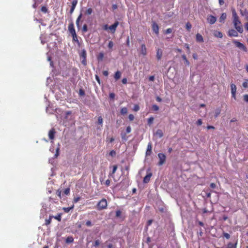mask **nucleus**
I'll list each match as a JSON object with an SVG mask.
<instances>
[{
  "label": "nucleus",
  "mask_w": 248,
  "mask_h": 248,
  "mask_svg": "<svg viewBox=\"0 0 248 248\" xmlns=\"http://www.w3.org/2000/svg\"><path fill=\"white\" fill-rule=\"evenodd\" d=\"M131 127L130 126H127L126 128V133H129L131 132Z\"/></svg>",
  "instance_id": "obj_47"
},
{
  "label": "nucleus",
  "mask_w": 248,
  "mask_h": 248,
  "mask_svg": "<svg viewBox=\"0 0 248 248\" xmlns=\"http://www.w3.org/2000/svg\"><path fill=\"white\" fill-rule=\"evenodd\" d=\"M147 48L144 44H142L141 45V47L140 48V54L142 55L143 56H145L147 55Z\"/></svg>",
  "instance_id": "obj_6"
},
{
  "label": "nucleus",
  "mask_w": 248,
  "mask_h": 248,
  "mask_svg": "<svg viewBox=\"0 0 248 248\" xmlns=\"http://www.w3.org/2000/svg\"><path fill=\"white\" fill-rule=\"evenodd\" d=\"M232 42L236 45V46L237 47L243 50L244 51L246 52L247 51V47L242 43L238 42V41H237L236 40H233Z\"/></svg>",
  "instance_id": "obj_3"
},
{
  "label": "nucleus",
  "mask_w": 248,
  "mask_h": 248,
  "mask_svg": "<svg viewBox=\"0 0 248 248\" xmlns=\"http://www.w3.org/2000/svg\"><path fill=\"white\" fill-rule=\"evenodd\" d=\"M155 135L159 138H161L163 135L162 130L158 129L155 133Z\"/></svg>",
  "instance_id": "obj_18"
},
{
  "label": "nucleus",
  "mask_w": 248,
  "mask_h": 248,
  "mask_svg": "<svg viewBox=\"0 0 248 248\" xmlns=\"http://www.w3.org/2000/svg\"><path fill=\"white\" fill-rule=\"evenodd\" d=\"M121 214V212L120 211L118 210V211H116V215L117 217H120Z\"/></svg>",
  "instance_id": "obj_57"
},
{
  "label": "nucleus",
  "mask_w": 248,
  "mask_h": 248,
  "mask_svg": "<svg viewBox=\"0 0 248 248\" xmlns=\"http://www.w3.org/2000/svg\"><path fill=\"white\" fill-rule=\"evenodd\" d=\"M52 218V217L50 216L48 220H46V225L50 224Z\"/></svg>",
  "instance_id": "obj_48"
},
{
  "label": "nucleus",
  "mask_w": 248,
  "mask_h": 248,
  "mask_svg": "<svg viewBox=\"0 0 248 248\" xmlns=\"http://www.w3.org/2000/svg\"><path fill=\"white\" fill-rule=\"evenodd\" d=\"M154 120V118L153 117H150L148 120V124H151L153 123Z\"/></svg>",
  "instance_id": "obj_35"
},
{
  "label": "nucleus",
  "mask_w": 248,
  "mask_h": 248,
  "mask_svg": "<svg viewBox=\"0 0 248 248\" xmlns=\"http://www.w3.org/2000/svg\"><path fill=\"white\" fill-rule=\"evenodd\" d=\"M152 146L151 142L148 144L147 149L146 153V155H150L152 153Z\"/></svg>",
  "instance_id": "obj_13"
},
{
  "label": "nucleus",
  "mask_w": 248,
  "mask_h": 248,
  "mask_svg": "<svg viewBox=\"0 0 248 248\" xmlns=\"http://www.w3.org/2000/svg\"><path fill=\"white\" fill-rule=\"evenodd\" d=\"M56 194L60 198H62V191L61 190H58L56 192Z\"/></svg>",
  "instance_id": "obj_45"
},
{
  "label": "nucleus",
  "mask_w": 248,
  "mask_h": 248,
  "mask_svg": "<svg viewBox=\"0 0 248 248\" xmlns=\"http://www.w3.org/2000/svg\"><path fill=\"white\" fill-rule=\"evenodd\" d=\"M198 125H201L202 124V119H199L197 121V123H196Z\"/></svg>",
  "instance_id": "obj_43"
},
{
  "label": "nucleus",
  "mask_w": 248,
  "mask_h": 248,
  "mask_svg": "<svg viewBox=\"0 0 248 248\" xmlns=\"http://www.w3.org/2000/svg\"><path fill=\"white\" fill-rule=\"evenodd\" d=\"M113 46H114V44H113V42H112L111 41H109L108 43V48H112V47Z\"/></svg>",
  "instance_id": "obj_38"
},
{
  "label": "nucleus",
  "mask_w": 248,
  "mask_h": 248,
  "mask_svg": "<svg viewBox=\"0 0 248 248\" xmlns=\"http://www.w3.org/2000/svg\"><path fill=\"white\" fill-rule=\"evenodd\" d=\"M243 87L245 88H248V79H245L243 83Z\"/></svg>",
  "instance_id": "obj_28"
},
{
  "label": "nucleus",
  "mask_w": 248,
  "mask_h": 248,
  "mask_svg": "<svg viewBox=\"0 0 248 248\" xmlns=\"http://www.w3.org/2000/svg\"><path fill=\"white\" fill-rule=\"evenodd\" d=\"M104 58V54L103 52H100L99 53L97 56V59L99 61H102Z\"/></svg>",
  "instance_id": "obj_25"
},
{
  "label": "nucleus",
  "mask_w": 248,
  "mask_h": 248,
  "mask_svg": "<svg viewBox=\"0 0 248 248\" xmlns=\"http://www.w3.org/2000/svg\"><path fill=\"white\" fill-rule=\"evenodd\" d=\"M80 199L79 197L76 198L74 199V202H77Z\"/></svg>",
  "instance_id": "obj_64"
},
{
  "label": "nucleus",
  "mask_w": 248,
  "mask_h": 248,
  "mask_svg": "<svg viewBox=\"0 0 248 248\" xmlns=\"http://www.w3.org/2000/svg\"><path fill=\"white\" fill-rule=\"evenodd\" d=\"M152 29H153V31L155 33V34H158L159 28H158V26L157 25V24L156 23L154 22L152 24Z\"/></svg>",
  "instance_id": "obj_11"
},
{
  "label": "nucleus",
  "mask_w": 248,
  "mask_h": 248,
  "mask_svg": "<svg viewBox=\"0 0 248 248\" xmlns=\"http://www.w3.org/2000/svg\"><path fill=\"white\" fill-rule=\"evenodd\" d=\"M108 205L107 200L105 199H102L97 204L98 210H102L107 208Z\"/></svg>",
  "instance_id": "obj_2"
},
{
  "label": "nucleus",
  "mask_w": 248,
  "mask_h": 248,
  "mask_svg": "<svg viewBox=\"0 0 248 248\" xmlns=\"http://www.w3.org/2000/svg\"><path fill=\"white\" fill-rule=\"evenodd\" d=\"M236 244L235 245H234L232 243H229L228 245V246H227V248H236Z\"/></svg>",
  "instance_id": "obj_33"
},
{
  "label": "nucleus",
  "mask_w": 248,
  "mask_h": 248,
  "mask_svg": "<svg viewBox=\"0 0 248 248\" xmlns=\"http://www.w3.org/2000/svg\"><path fill=\"white\" fill-rule=\"evenodd\" d=\"M128 118L130 121H133L134 119V116L133 114H130Z\"/></svg>",
  "instance_id": "obj_51"
},
{
  "label": "nucleus",
  "mask_w": 248,
  "mask_h": 248,
  "mask_svg": "<svg viewBox=\"0 0 248 248\" xmlns=\"http://www.w3.org/2000/svg\"><path fill=\"white\" fill-rule=\"evenodd\" d=\"M63 193L65 195H67L69 194L70 193V189L67 188L66 189H65L64 191H63Z\"/></svg>",
  "instance_id": "obj_39"
},
{
  "label": "nucleus",
  "mask_w": 248,
  "mask_h": 248,
  "mask_svg": "<svg viewBox=\"0 0 248 248\" xmlns=\"http://www.w3.org/2000/svg\"><path fill=\"white\" fill-rule=\"evenodd\" d=\"M152 176V173H148L144 178L143 179V182L145 183H147L149 182L150 178Z\"/></svg>",
  "instance_id": "obj_16"
},
{
  "label": "nucleus",
  "mask_w": 248,
  "mask_h": 248,
  "mask_svg": "<svg viewBox=\"0 0 248 248\" xmlns=\"http://www.w3.org/2000/svg\"><path fill=\"white\" fill-rule=\"evenodd\" d=\"M118 25L119 22L118 21L116 22L114 24L109 27V30L112 33L115 32Z\"/></svg>",
  "instance_id": "obj_7"
},
{
  "label": "nucleus",
  "mask_w": 248,
  "mask_h": 248,
  "mask_svg": "<svg viewBox=\"0 0 248 248\" xmlns=\"http://www.w3.org/2000/svg\"><path fill=\"white\" fill-rule=\"evenodd\" d=\"M109 97H110V98H112V99H113V98H114V97H115V94H114V93H110V94H109Z\"/></svg>",
  "instance_id": "obj_63"
},
{
  "label": "nucleus",
  "mask_w": 248,
  "mask_h": 248,
  "mask_svg": "<svg viewBox=\"0 0 248 248\" xmlns=\"http://www.w3.org/2000/svg\"><path fill=\"white\" fill-rule=\"evenodd\" d=\"M103 74L105 76H108V71H104L103 72Z\"/></svg>",
  "instance_id": "obj_59"
},
{
  "label": "nucleus",
  "mask_w": 248,
  "mask_h": 248,
  "mask_svg": "<svg viewBox=\"0 0 248 248\" xmlns=\"http://www.w3.org/2000/svg\"><path fill=\"white\" fill-rule=\"evenodd\" d=\"M86 224L87 226H89V227H91L93 226V224L92 223L91 221H90V220H88L86 222Z\"/></svg>",
  "instance_id": "obj_42"
},
{
  "label": "nucleus",
  "mask_w": 248,
  "mask_h": 248,
  "mask_svg": "<svg viewBox=\"0 0 248 248\" xmlns=\"http://www.w3.org/2000/svg\"><path fill=\"white\" fill-rule=\"evenodd\" d=\"M59 148H57L56 149V152L54 155V157L55 158L57 157V156L59 155Z\"/></svg>",
  "instance_id": "obj_50"
},
{
  "label": "nucleus",
  "mask_w": 248,
  "mask_h": 248,
  "mask_svg": "<svg viewBox=\"0 0 248 248\" xmlns=\"http://www.w3.org/2000/svg\"><path fill=\"white\" fill-rule=\"evenodd\" d=\"M232 18H233V23L234 26L237 31L240 33H242L243 31V29L241 22L239 19V17L237 15L235 9H232Z\"/></svg>",
  "instance_id": "obj_1"
},
{
  "label": "nucleus",
  "mask_w": 248,
  "mask_h": 248,
  "mask_svg": "<svg viewBox=\"0 0 248 248\" xmlns=\"http://www.w3.org/2000/svg\"><path fill=\"white\" fill-rule=\"evenodd\" d=\"M110 180H108H108H107L106 181V182H105V185H106V186H108L109 185V184H110Z\"/></svg>",
  "instance_id": "obj_58"
},
{
  "label": "nucleus",
  "mask_w": 248,
  "mask_h": 248,
  "mask_svg": "<svg viewBox=\"0 0 248 248\" xmlns=\"http://www.w3.org/2000/svg\"><path fill=\"white\" fill-rule=\"evenodd\" d=\"M158 156L159 159V161L158 163L159 165H163L166 160V156L164 154L159 153L158 154Z\"/></svg>",
  "instance_id": "obj_4"
},
{
  "label": "nucleus",
  "mask_w": 248,
  "mask_h": 248,
  "mask_svg": "<svg viewBox=\"0 0 248 248\" xmlns=\"http://www.w3.org/2000/svg\"><path fill=\"white\" fill-rule=\"evenodd\" d=\"M74 205H73L71 207H64L63 208V210L66 213H68L71 209L74 208Z\"/></svg>",
  "instance_id": "obj_23"
},
{
  "label": "nucleus",
  "mask_w": 248,
  "mask_h": 248,
  "mask_svg": "<svg viewBox=\"0 0 248 248\" xmlns=\"http://www.w3.org/2000/svg\"><path fill=\"white\" fill-rule=\"evenodd\" d=\"M82 15L80 14L78 17L77 20H76V25L78 27H79V21L81 18Z\"/></svg>",
  "instance_id": "obj_27"
},
{
  "label": "nucleus",
  "mask_w": 248,
  "mask_h": 248,
  "mask_svg": "<svg viewBox=\"0 0 248 248\" xmlns=\"http://www.w3.org/2000/svg\"><path fill=\"white\" fill-rule=\"evenodd\" d=\"M171 31H172V30H171L170 28H169V29H168L166 31L165 33H166V34H169V33H171Z\"/></svg>",
  "instance_id": "obj_54"
},
{
  "label": "nucleus",
  "mask_w": 248,
  "mask_h": 248,
  "mask_svg": "<svg viewBox=\"0 0 248 248\" xmlns=\"http://www.w3.org/2000/svg\"><path fill=\"white\" fill-rule=\"evenodd\" d=\"M220 113V110L219 109H217L215 110V117H217Z\"/></svg>",
  "instance_id": "obj_40"
},
{
  "label": "nucleus",
  "mask_w": 248,
  "mask_h": 248,
  "mask_svg": "<svg viewBox=\"0 0 248 248\" xmlns=\"http://www.w3.org/2000/svg\"><path fill=\"white\" fill-rule=\"evenodd\" d=\"M77 4V0H73L72 2V7L70 9V13H72L75 8V7Z\"/></svg>",
  "instance_id": "obj_19"
},
{
  "label": "nucleus",
  "mask_w": 248,
  "mask_h": 248,
  "mask_svg": "<svg viewBox=\"0 0 248 248\" xmlns=\"http://www.w3.org/2000/svg\"><path fill=\"white\" fill-rule=\"evenodd\" d=\"M100 244V241L99 240H97L95 241L94 244H93V246H95V247H97L98 246H99Z\"/></svg>",
  "instance_id": "obj_44"
},
{
  "label": "nucleus",
  "mask_w": 248,
  "mask_h": 248,
  "mask_svg": "<svg viewBox=\"0 0 248 248\" xmlns=\"http://www.w3.org/2000/svg\"><path fill=\"white\" fill-rule=\"evenodd\" d=\"M92 12H93V10H92V8H88V9L86 10V11L85 13H86V14H87V15H91V14L92 13Z\"/></svg>",
  "instance_id": "obj_34"
},
{
  "label": "nucleus",
  "mask_w": 248,
  "mask_h": 248,
  "mask_svg": "<svg viewBox=\"0 0 248 248\" xmlns=\"http://www.w3.org/2000/svg\"><path fill=\"white\" fill-rule=\"evenodd\" d=\"M103 29L104 30L107 31L109 29V27H108V25L106 24V25H103Z\"/></svg>",
  "instance_id": "obj_52"
},
{
  "label": "nucleus",
  "mask_w": 248,
  "mask_h": 248,
  "mask_svg": "<svg viewBox=\"0 0 248 248\" xmlns=\"http://www.w3.org/2000/svg\"><path fill=\"white\" fill-rule=\"evenodd\" d=\"M153 108L154 110L157 111L159 109V107L156 105H154L153 106Z\"/></svg>",
  "instance_id": "obj_46"
},
{
  "label": "nucleus",
  "mask_w": 248,
  "mask_h": 248,
  "mask_svg": "<svg viewBox=\"0 0 248 248\" xmlns=\"http://www.w3.org/2000/svg\"><path fill=\"white\" fill-rule=\"evenodd\" d=\"M226 17H227L226 14L225 13H223L221 15V16L219 18V22H223L225 20V19H226Z\"/></svg>",
  "instance_id": "obj_20"
},
{
  "label": "nucleus",
  "mask_w": 248,
  "mask_h": 248,
  "mask_svg": "<svg viewBox=\"0 0 248 248\" xmlns=\"http://www.w3.org/2000/svg\"><path fill=\"white\" fill-rule=\"evenodd\" d=\"M228 35L230 36L237 37L238 36V33L237 31L234 29H231L228 31Z\"/></svg>",
  "instance_id": "obj_8"
},
{
  "label": "nucleus",
  "mask_w": 248,
  "mask_h": 248,
  "mask_svg": "<svg viewBox=\"0 0 248 248\" xmlns=\"http://www.w3.org/2000/svg\"><path fill=\"white\" fill-rule=\"evenodd\" d=\"M186 28L188 31H189L191 28V25L189 23H187L186 24Z\"/></svg>",
  "instance_id": "obj_41"
},
{
  "label": "nucleus",
  "mask_w": 248,
  "mask_h": 248,
  "mask_svg": "<svg viewBox=\"0 0 248 248\" xmlns=\"http://www.w3.org/2000/svg\"><path fill=\"white\" fill-rule=\"evenodd\" d=\"M109 155L112 157H114L116 155V152L114 150H112L109 153Z\"/></svg>",
  "instance_id": "obj_37"
},
{
  "label": "nucleus",
  "mask_w": 248,
  "mask_h": 248,
  "mask_svg": "<svg viewBox=\"0 0 248 248\" xmlns=\"http://www.w3.org/2000/svg\"><path fill=\"white\" fill-rule=\"evenodd\" d=\"M80 57L81 58L85 59L86 58V51L85 49H83L81 51Z\"/></svg>",
  "instance_id": "obj_22"
},
{
  "label": "nucleus",
  "mask_w": 248,
  "mask_h": 248,
  "mask_svg": "<svg viewBox=\"0 0 248 248\" xmlns=\"http://www.w3.org/2000/svg\"><path fill=\"white\" fill-rule=\"evenodd\" d=\"M82 30L84 32H86L87 31V26L86 25H84L83 26Z\"/></svg>",
  "instance_id": "obj_55"
},
{
  "label": "nucleus",
  "mask_w": 248,
  "mask_h": 248,
  "mask_svg": "<svg viewBox=\"0 0 248 248\" xmlns=\"http://www.w3.org/2000/svg\"><path fill=\"white\" fill-rule=\"evenodd\" d=\"M210 186L212 188H215L216 187V185L214 183H211L210 184Z\"/></svg>",
  "instance_id": "obj_62"
},
{
  "label": "nucleus",
  "mask_w": 248,
  "mask_h": 248,
  "mask_svg": "<svg viewBox=\"0 0 248 248\" xmlns=\"http://www.w3.org/2000/svg\"><path fill=\"white\" fill-rule=\"evenodd\" d=\"M149 79L150 81H154V79H155V77L154 76H150L149 78Z\"/></svg>",
  "instance_id": "obj_60"
},
{
  "label": "nucleus",
  "mask_w": 248,
  "mask_h": 248,
  "mask_svg": "<svg viewBox=\"0 0 248 248\" xmlns=\"http://www.w3.org/2000/svg\"><path fill=\"white\" fill-rule=\"evenodd\" d=\"M121 73L120 71H118L115 74L114 78L116 80H118L121 78Z\"/></svg>",
  "instance_id": "obj_21"
},
{
  "label": "nucleus",
  "mask_w": 248,
  "mask_h": 248,
  "mask_svg": "<svg viewBox=\"0 0 248 248\" xmlns=\"http://www.w3.org/2000/svg\"><path fill=\"white\" fill-rule=\"evenodd\" d=\"M196 40L197 42L202 43L203 42V38L201 34L197 33L196 35Z\"/></svg>",
  "instance_id": "obj_14"
},
{
  "label": "nucleus",
  "mask_w": 248,
  "mask_h": 248,
  "mask_svg": "<svg viewBox=\"0 0 248 248\" xmlns=\"http://www.w3.org/2000/svg\"><path fill=\"white\" fill-rule=\"evenodd\" d=\"M244 100L246 102H248V94H245L244 95Z\"/></svg>",
  "instance_id": "obj_49"
},
{
  "label": "nucleus",
  "mask_w": 248,
  "mask_h": 248,
  "mask_svg": "<svg viewBox=\"0 0 248 248\" xmlns=\"http://www.w3.org/2000/svg\"><path fill=\"white\" fill-rule=\"evenodd\" d=\"M103 118H102L101 116H99L98 117V119H97V123L98 124L101 125V126H102V124H103Z\"/></svg>",
  "instance_id": "obj_24"
},
{
  "label": "nucleus",
  "mask_w": 248,
  "mask_h": 248,
  "mask_svg": "<svg viewBox=\"0 0 248 248\" xmlns=\"http://www.w3.org/2000/svg\"><path fill=\"white\" fill-rule=\"evenodd\" d=\"M140 109V107L138 105H135L133 108V110L138 111Z\"/></svg>",
  "instance_id": "obj_36"
},
{
  "label": "nucleus",
  "mask_w": 248,
  "mask_h": 248,
  "mask_svg": "<svg viewBox=\"0 0 248 248\" xmlns=\"http://www.w3.org/2000/svg\"><path fill=\"white\" fill-rule=\"evenodd\" d=\"M162 56V50L160 48H157L156 50V57L158 60H160Z\"/></svg>",
  "instance_id": "obj_12"
},
{
  "label": "nucleus",
  "mask_w": 248,
  "mask_h": 248,
  "mask_svg": "<svg viewBox=\"0 0 248 248\" xmlns=\"http://www.w3.org/2000/svg\"><path fill=\"white\" fill-rule=\"evenodd\" d=\"M41 11L44 13H46L47 12V8L46 7H42Z\"/></svg>",
  "instance_id": "obj_56"
},
{
  "label": "nucleus",
  "mask_w": 248,
  "mask_h": 248,
  "mask_svg": "<svg viewBox=\"0 0 248 248\" xmlns=\"http://www.w3.org/2000/svg\"><path fill=\"white\" fill-rule=\"evenodd\" d=\"M55 131L54 129L50 130L48 133V136L50 139L53 140L54 138Z\"/></svg>",
  "instance_id": "obj_17"
},
{
  "label": "nucleus",
  "mask_w": 248,
  "mask_h": 248,
  "mask_svg": "<svg viewBox=\"0 0 248 248\" xmlns=\"http://www.w3.org/2000/svg\"><path fill=\"white\" fill-rule=\"evenodd\" d=\"M213 34L215 37L221 38L223 37L222 33L218 31H214Z\"/></svg>",
  "instance_id": "obj_15"
},
{
  "label": "nucleus",
  "mask_w": 248,
  "mask_h": 248,
  "mask_svg": "<svg viewBox=\"0 0 248 248\" xmlns=\"http://www.w3.org/2000/svg\"><path fill=\"white\" fill-rule=\"evenodd\" d=\"M52 217H54L55 219H57V220L60 221L61 220V214H59L56 216H51Z\"/></svg>",
  "instance_id": "obj_31"
},
{
  "label": "nucleus",
  "mask_w": 248,
  "mask_h": 248,
  "mask_svg": "<svg viewBox=\"0 0 248 248\" xmlns=\"http://www.w3.org/2000/svg\"><path fill=\"white\" fill-rule=\"evenodd\" d=\"M127 112V109L125 107L123 108L121 110V113L122 114H126Z\"/></svg>",
  "instance_id": "obj_26"
},
{
  "label": "nucleus",
  "mask_w": 248,
  "mask_h": 248,
  "mask_svg": "<svg viewBox=\"0 0 248 248\" xmlns=\"http://www.w3.org/2000/svg\"><path fill=\"white\" fill-rule=\"evenodd\" d=\"M68 30L71 35H75L76 31L74 29V25L71 23L68 26Z\"/></svg>",
  "instance_id": "obj_9"
},
{
  "label": "nucleus",
  "mask_w": 248,
  "mask_h": 248,
  "mask_svg": "<svg viewBox=\"0 0 248 248\" xmlns=\"http://www.w3.org/2000/svg\"><path fill=\"white\" fill-rule=\"evenodd\" d=\"M231 93H232V97L234 99H236L235 94H236V87L235 85L232 83L231 84Z\"/></svg>",
  "instance_id": "obj_5"
},
{
  "label": "nucleus",
  "mask_w": 248,
  "mask_h": 248,
  "mask_svg": "<svg viewBox=\"0 0 248 248\" xmlns=\"http://www.w3.org/2000/svg\"><path fill=\"white\" fill-rule=\"evenodd\" d=\"M73 238L72 237H68L66 239V242L67 243H70L73 242Z\"/></svg>",
  "instance_id": "obj_29"
},
{
  "label": "nucleus",
  "mask_w": 248,
  "mask_h": 248,
  "mask_svg": "<svg viewBox=\"0 0 248 248\" xmlns=\"http://www.w3.org/2000/svg\"><path fill=\"white\" fill-rule=\"evenodd\" d=\"M182 58L183 59V60L185 61V63L187 65H189V62H188V61L187 60L186 58V55H183L182 56Z\"/></svg>",
  "instance_id": "obj_30"
},
{
  "label": "nucleus",
  "mask_w": 248,
  "mask_h": 248,
  "mask_svg": "<svg viewBox=\"0 0 248 248\" xmlns=\"http://www.w3.org/2000/svg\"><path fill=\"white\" fill-rule=\"evenodd\" d=\"M72 36L73 37V39L74 41H78V38H77L76 33H75V35H72Z\"/></svg>",
  "instance_id": "obj_53"
},
{
  "label": "nucleus",
  "mask_w": 248,
  "mask_h": 248,
  "mask_svg": "<svg viewBox=\"0 0 248 248\" xmlns=\"http://www.w3.org/2000/svg\"><path fill=\"white\" fill-rule=\"evenodd\" d=\"M117 169V167L116 165H114L113 166V170H112V173L110 174L109 175L110 176H112V175L115 173L116 170Z\"/></svg>",
  "instance_id": "obj_32"
},
{
  "label": "nucleus",
  "mask_w": 248,
  "mask_h": 248,
  "mask_svg": "<svg viewBox=\"0 0 248 248\" xmlns=\"http://www.w3.org/2000/svg\"><path fill=\"white\" fill-rule=\"evenodd\" d=\"M224 236L227 238L229 239L230 238V235L227 233H225L224 234Z\"/></svg>",
  "instance_id": "obj_61"
},
{
  "label": "nucleus",
  "mask_w": 248,
  "mask_h": 248,
  "mask_svg": "<svg viewBox=\"0 0 248 248\" xmlns=\"http://www.w3.org/2000/svg\"><path fill=\"white\" fill-rule=\"evenodd\" d=\"M207 20L209 23L213 24L216 22L217 19L216 17L214 16H209L207 17Z\"/></svg>",
  "instance_id": "obj_10"
}]
</instances>
